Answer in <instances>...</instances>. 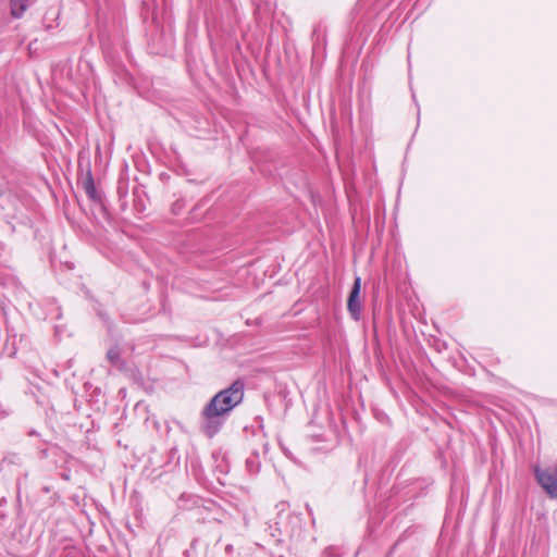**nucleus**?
<instances>
[{
  "instance_id": "9",
  "label": "nucleus",
  "mask_w": 557,
  "mask_h": 557,
  "mask_svg": "<svg viewBox=\"0 0 557 557\" xmlns=\"http://www.w3.org/2000/svg\"><path fill=\"white\" fill-rule=\"evenodd\" d=\"M18 460H20V457H18V455H15V454L10 455V456L4 458V461L10 462V463H14V462H16Z\"/></svg>"
},
{
  "instance_id": "12",
  "label": "nucleus",
  "mask_w": 557,
  "mask_h": 557,
  "mask_svg": "<svg viewBox=\"0 0 557 557\" xmlns=\"http://www.w3.org/2000/svg\"><path fill=\"white\" fill-rule=\"evenodd\" d=\"M35 434H36V432H35V431H30V432H29V435H35Z\"/></svg>"
},
{
  "instance_id": "7",
  "label": "nucleus",
  "mask_w": 557,
  "mask_h": 557,
  "mask_svg": "<svg viewBox=\"0 0 557 557\" xmlns=\"http://www.w3.org/2000/svg\"><path fill=\"white\" fill-rule=\"evenodd\" d=\"M11 2V14L18 18L27 9L28 0H10Z\"/></svg>"
},
{
  "instance_id": "3",
  "label": "nucleus",
  "mask_w": 557,
  "mask_h": 557,
  "mask_svg": "<svg viewBox=\"0 0 557 557\" xmlns=\"http://www.w3.org/2000/svg\"><path fill=\"white\" fill-rule=\"evenodd\" d=\"M360 292H361V277L356 276L348 296L347 300V310L355 321H359L361 318V301H360Z\"/></svg>"
},
{
  "instance_id": "1",
  "label": "nucleus",
  "mask_w": 557,
  "mask_h": 557,
  "mask_svg": "<svg viewBox=\"0 0 557 557\" xmlns=\"http://www.w3.org/2000/svg\"><path fill=\"white\" fill-rule=\"evenodd\" d=\"M244 394V382L236 380L216 393L203 407L200 430L207 437L212 438L222 430L232 410L243 401Z\"/></svg>"
},
{
  "instance_id": "8",
  "label": "nucleus",
  "mask_w": 557,
  "mask_h": 557,
  "mask_svg": "<svg viewBox=\"0 0 557 557\" xmlns=\"http://www.w3.org/2000/svg\"><path fill=\"white\" fill-rule=\"evenodd\" d=\"M324 557H338L339 554L336 552V549L333 546H329L323 550Z\"/></svg>"
},
{
  "instance_id": "4",
  "label": "nucleus",
  "mask_w": 557,
  "mask_h": 557,
  "mask_svg": "<svg viewBox=\"0 0 557 557\" xmlns=\"http://www.w3.org/2000/svg\"><path fill=\"white\" fill-rule=\"evenodd\" d=\"M83 188L88 198L94 202H101V195L97 190L91 171L88 169L85 177L82 181Z\"/></svg>"
},
{
  "instance_id": "10",
  "label": "nucleus",
  "mask_w": 557,
  "mask_h": 557,
  "mask_svg": "<svg viewBox=\"0 0 557 557\" xmlns=\"http://www.w3.org/2000/svg\"><path fill=\"white\" fill-rule=\"evenodd\" d=\"M5 190H7L5 186L0 184V197H2L5 194Z\"/></svg>"
},
{
  "instance_id": "2",
  "label": "nucleus",
  "mask_w": 557,
  "mask_h": 557,
  "mask_svg": "<svg viewBox=\"0 0 557 557\" xmlns=\"http://www.w3.org/2000/svg\"><path fill=\"white\" fill-rule=\"evenodd\" d=\"M534 474L537 483L543 487L550 498H557V465L554 471L549 469L535 468Z\"/></svg>"
},
{
  "instance_id": "11",
  "label": "nucleus",
  "mask_w": 557,
  "mask_h": 557,
  "mask_svg": "<svg viewBox=\"0 0 557 557\" xmlns=\"http://www.w3.org/2000/svg\"><path fill=\"white\" fill-rule=\"evenodd\" d=\"M8 226H9L10 233L15 232V226L12 223L8 222Z\"/></svg>"
},
{
  "instance_id": "5",
  "label": "nucleus",
  "mask_w": 557,
  "mask_h": 557,
  "mask_svg": "<svg viewBox=\"0 0 557 557\" xmlns=\"http://www.w3.org/2000/svg\"><path fill=\"white\" fill-rule=\"evenodd\" d=\"M245 466H246V470L250 474L256 475L259 473L260 468H261V460H260V455L257 450H252L250 453V455L246 459Z\"/></svg>"
},
{
  "instance_id": "6",
  "label": "nucleus",
  "mask_w": 557,
  "mask_h": 557,
  "mask_svg": "<svg viewBox=\"0 0 557 557\" xmlns=\"http://www.w3.org/2000/svg\"><path fill=\"white\" fill-rule=\"evenodd\" d=\"M107 359L112 366H114L117 369H123L125 367V362L121 357V348L117 345L111 347L107 351Z\"/></svg>"
}]
</instances>
